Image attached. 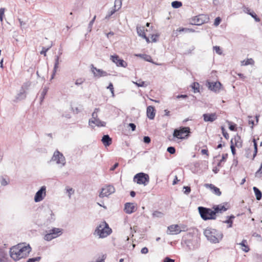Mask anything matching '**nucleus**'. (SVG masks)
<instances>
[{"label":"nucleus","instance_id":"f257e3e1","mask_svg":"<svg viewBox=\"0 0 262 262\" xmlns=\"http://www.w3.org/2000/svg\"><path fill=\"white\" fill-rule=\"evenodd\" d=\"M31 251V247L29 245L24 246L19 244L11 247L9 252L10 257L14 260L17 261L28 257Z\"/></svg>","mask_w":262,"mask_h":262},{"label":"nucleus","instance_id":"f03ea898","mask_svg":"<svg viewBox=\"0 0 262 262\" xmlns=\"http://www.w3.org/2000/svg\"><path fill=\"white\" fill-rule=\"evenodd\" d=\"M112 232V230L109 227L108 224L105 221L101 222V223L96 228L94 234H97L99 238H104Z\"/></svg>","mask_w":262,"mask_h":262},{"label":"nucleus","instance_id":"7ed1b4c3","mask_svg":"<svg viewBox=\"0 0 262 262\" xmlns=\"http://www.w3.org/2000/svg\"><path fill=\"white\" fill-rule=\"evenodd\" d=\"M190 133V127L181 126L174 130L173 137L179 139H185L189 137Z\"/></svg>","mask_w":262,"mask_h":262},{"label":"nucleus","instance_id":"20e7f679","mask_svg":"<svg viewBox=\"0 0 262 262\" xmlns=\"http://www.w3.org/2000/svg\"><path fill=\"white\" fill-rule=\"evenodd\" d=\"M181 244L184 247H186L188 250H195L199 246V240L195 237L191 238L183 237Z\"/></svg>","mask_w":262,"mask_h":262},{"label":"nucleus","instance_id":"39448f33","mask_svg":"<svg viewBox=\"0 0 262 262\" xmlns=\"http://www.w3.org/2000/svg\"><path fill=\"white\" fill-rule=\"evenodd\" d=\"M205 236L207 239L212 243H217L219 242V238L222 234L215 229L207 228L204 232Z\"/></svg>","mask_w":262,"mask_h":262},{"label":"nucleus","instance_id":"423d86ee","mask_svg":"<svg viewBox=\"0 0 262 262\" xmlns=\"http://www.w3.org/2000/svg\"><path fill=\"white\" fill-rule=\"evenodd\" d=\"M198 209L200 216L203 220L216 219V216H214L212 209L203 206H199Z\"/></svg>","mask_w":262,"mask_h":262},{"label":"nucleus","instance_id":"0eeeda50","mask_svg":"<svg viewBox=\"0 0 262 262\" xmlns=\"http://www.w3.org/2000/svg\"><path fill=\"white\" fill-rule=\"evenodd\" d=\"M133 181L138 184L146 186L149 182V177L147 173L139 172L134 176Z\"/></svg>","mask_w":262,"mask_h":262},{"label":"nucleus","instance_id":"6e6552de","mask_svg":"<svg viewBox=\"0 0 262 262\" xmlns=\"http://www.w3.org/2000/svg\"><path fill=\"white\" fill-rule=\"evenodd\" d=\"M209 21V17L207 15L200 14L192 18L190 24L192 25L201 26L207 23Z\"/></svg>","mask_w":262,"mask_h":262},{"label":"nucleus","instance_id":"1a4fd4ad","mask_svg":"<svg viewBox=\"0 0 262 262\" xmlns=\"http://www.w3.org/2000/svg\"><path fill=\"white\" fill-rule=\"evenodd\" d=\"M51 161H55L56 164H61V166H64L66 164V158L57 149L54 151Z\"/></svg>","mask_w":262,"mask_h":262},{"label":"nucleus","instance_id":"9d476101","mask_svg":"<svg viewBox=\"0 0 262 262\" xmlns=\"http://www.w3.org/2000/svg\"><path fill=\"white\" fill-rule=\"evenodd\" d=\"M115 191V189L114 187L112 185H110L101 189V191L99 193V196L101 198H103L104 197H107L110 194L114 193Z\"/></svg>","mask_w":262,"mask_h":262},{"label":"nucleus","instance_id":"9b49d317","mask_svg":"<svg viewBox=\"0 0 262 262\" xmlns=\"http://www.w3.org/2000/svg\"><path fill=\"white\" fill-rule=\"evenodd\" d=\"M46 195V187L42 186L36 192L34 196V201L35 202H39L41 201Z\"/></svg>","mask_w":262,"mask_h":262},{"label":"nucleus","instance_id":"f8f14e48","mask_svg":"<svg viewBox=\"0 0 262 262\" xmlns=\"http://www.w3.org/2000/svg\"><path fill=\"white\" fill-rule=\"evenodd\" d=\"M111 59L117 67L126 68L127 63L123 59L120 58L118 55L115 54L111 56Z\"/></svg>","mask_w":262,"mask_h":262},{"label":"nucleus","instance_id":"ddd939ff","mask_svg":"<svg viewBox=\"0 0 262 262\" xmlns=\"http://www.w3.org/2000/svg\"><path fill=\"white\" fill-rule=\"evenodd\" d=\"M91 71L93 73L94 77L97 78L105 77L110 75L106 72L102 70V69H97L95 67L93 64H91Z\"/></svg>","mask_w":262,"mask_h":262},{"label":"nucleus","instance_id":"4468645a","mask_svg":"<svg viewBox=\"0 0 262 262\" xmlns=\"http://www.w3.org/2000/svg\"><path fill=\"white\" fill-rule=\"evenodd\" d=\"M208 87L211 91L215 92H219L221 88L222 84L220 82H208Z\"/></svg>","mask_w":262,"mask_h":262},{"label":"nucleus","instance_id":"2eb2a0df","mask_svg":"<svg viewBox=\"0 0 262 262\" xmlns=\"http://www.w3.org/2000/svg\"><path fill=\"white\" fill-rule=\"evenodd\" d=\"M182 231L178 225H172L168 227L167 233L170 234H178Z\"/></svg>","mask_w":262,"mask_h":262},{"label":"nucleus","instance_id":"dca6fc26","mask_svg":"<svg viewBox=\"0 0 262 262\" xmlns=\"http://www.w3.org/2000/svg\"><path fill=\"white\" fill-rule=\"evenodd\" d=\"M203 117L205 122H212L217 119V116L215 113H206L203 115Z\"/></svg>","mask_w":262,"mask_h":262},{"label":"nucleus","instance_id":"f3484780","mask_svg":"<svg viewBox=\"0 0 262 262\" xmlns=\"http://www.w3.org/2000/svg\"><path fill=\"white\" fill-rule=\"evenodd\" d=\"M204 186L207 188H209L213 193L217 196H220L222 194L220 189L212 184H205Z\"/></svg>","mask_w":262,"mask_h":262},{"label":"nucleus","instance_id":"a211bd4d","mask_svg":"<svg viewBox=\"0 0 262 262\" xmlns=\"http://www.w3.org/2000/svg\"><path fill=\"white\" fill-rule=\"evenodd\" d=\"M213 213H214V216L216 217V214L219 213H222L226 211L227 209L225 207L224 205H214L212 207Z\"/></svg>","mask_w":262,"mask_h":262},{"label":"nucleus","instance_id":"6ab92c4d","mask_svg":"<svg viewBox=\"0 0 262 262\" xmlns=\"http://www.w3.org/2000/svg\"><path fill=\"white\" fill-rule=\"evenodd\" d=\"M124 211L126 213L131 214L135 211V206L132 203H126L124 205Z\"/></svg>","mask_w":262,"mask_h":262},{"label":"nucleus","instance_id":"aec40b11","mask_svg":"<svg viewBox=\"0 0 262 262\" xmlns=\"http://www.w3.org/2000/svg\"><path fill=\"white\" fill-rule=\"evenodd\" d=\"M155 112L156 110L154 106L151 105L147 106L146 109V114L147 117L150 120L154 119L155 117Z\"/></svg>","mask_w":262,"mask_h":262},{"label":"nucleus","instance_id":"412c9836","mask_svg":"<svg viewBox=\"0 0 262 262\" xmlns=\"http://www.w3.org/2000/svg\"><path fill=\"white\" fill-rule=\"evenodd\" d=\"M101 142L105 147H107L112 144V139L108 135H105L102 137Z\"/></svg>","mask_w":262,"mask_h":262},{"label":"nucleus","instance_id":"4be33fe9","mask_svg":"<svg viewBox=\"0 0 262 262\" xmlns=\"http://www.w3.org/2000/svg\"><path fill=\"white\" fill-rule=\"evenodd\" d=\"M24 86H25V85H23L21 89L20 90V91L18 94L16 96V101H20L21 100L24 99L26 97V92L24 89Z\"/></svg>","mask_w":262,"mask_h":262},{"label":"nucleus","instance_id":"5701e85b","mask_svg":"<svg viewBox=\"0 0 262 262\" xmlns=\"http://www.w3.org/2000/svg\"><path fill=\"white\" fill-rule=\"evenodd\" d=\"M59 63V55H56L55 56V63L54 68L53 70V73L51 75V79L54 78V77L56 73L57 70L58 68V65Z\"/></svg>","mask_w":262,"mask_h":262},{"label":"nucleus","instance_id":"b1692460","mask_svg":"<svg viewBox=\"0 0 262 262\" xmlns=\"http://www.w3.org/2000/svg\"><path fill=\"white\" fill-rule=\"evenodd\" d=\"M95 124L98 127H103L106 125V123L104 121H101L99 118H96L95 120L90 119L89 124Z\"/></svg>","mask_w":262,"mask_h":262},{"label":"nucleus","instance_id":"393cba45","mask_svg":"<svg viewBox=\"0 0 262 262\" xmlns=\"http://www.w3.org/2000/svg\"><path fill=\"white\" fill-rule=\"evenodd\" d=\"M49 232L53 235L54 238H56L62 233V229L60 228H53L49 230Z\"/></svg>","mask_w":262,"mask_h":262},{"label":"nucleus","instance_id":"a878e982","mask_svg":"<svg viewBox=\"0 0 262 262\" xmlns=\"http://www.w3.org/2000/svg\"><path fill=\"white\" fill-rule=\"evenodd\" d=\"M237 244L241 246L242 250L245 252H248L250 251V248L247 244L246 239H243L241 243Z\"/></svg>","mask_w":262,"mask_h":262},{"label":"nucleus","instance_id":"bb28decb","mask_svg":"<svg viewBox=\"0 0 262 262\" xmlns=\"http://www.w3.org/2000/svg\"><path fill=\"white\" fill-rule=\"evenodd\" d=\"M253 190L255 195L256 199L258 201L260 200L262 198V192L261 191L255 186L253 187Z\"/></svg>","mask_w":262,"mask_h":262},{"label":"nucleus","instance_id":"cd10ccee","mask_svg":"<svg viewBox=\"0 0 262 262\" xmlns=\"http://www.w3.org/2000/svg\"><path fill=\"white\" fill-rule=\"evenodd\" d=\"M48 212L50 214V216H49L47 219V223L48 224L54 222L55 220V217L54 214L53 213L51 210L49 209L48 210Z\"/></svg>","mask_w":262,"mask_h":262},{"label":"nucleus","instance_id":"c85d7f7f","mask_svg":"<svg viewBox=\"0 0 262 262\" xmlns=\"http://www.w3.org/2000/svg\"><path fill=\"white\" fill-rule=\"evenodd\" d=\"M227 219L224 221L223 223L228 224V227L231 228L232 226L233 219L235 218V216L233 215H231L230 216H227Z\"/></svg>","mask_w":262,"mask_h":262},{"label":"nucleus","instance_id":"c756f323","mask_svg":"<svg viewBox=\"0 0 262 262\" xmlns=\"http://www.w3.org/2000/svg\"><path fill=\"white\" fill-rule=\"evenodd\" d=\"M235 146L237 148L242 147V141L239 136L237 135L234 138Z\"/></svg>","mask_w":262,"mask_h":262},{"label":"nucleus","instance_id":"7c9ffc66","mask_svg":"<svg viewBox=\"0 0 262 262\" xmlns=\"http://www.w3.org/2000/svg\"><path fill=\"white\" fill-rule=\"evenodd\" d=\"M144 29L143 27H138L137 26V34L138 35L142 37H145V33L144 32Z\"/></svg>","mask_w":262,"mask_h":262},{"label":"nucleus","instance_id":"2f4dec72","mask_svg":"<svg viewBox=\"0 0 262 262\" xmlns=\"http://www.w3.org/2000/svg\"><path fill=\"white\" fill-rule=\"evenodd\" d=\"M47 92H48V88H47L46 87L44 88L40 93V98H39L40 103H41L43 101L46 95Z\"/></svg>","mask_w":262,"mask_h":262},{"label":"nucleus","instance_id":"473e14b6","mask_svg":"<svg viewBox=\"0 0 262 262\" xmlns=\"http://www.w3.org/2000/svg\"><path fill=\"white\" fill-rule=\"evenodd\" d=\"M122 0H115L114 3V9L118 11L121 7Z\"/></svg>","mask_w":262,"mask_h":262},{"label":"nucleus","instance_id":"72a5a7b5","mask_svg":"<svg viewBox=\"0 0 262 262\" xmlns=\"http://www.w3.org/2000/svg\"><path fill=\"white\" fill-rule=\"evenodd\" d=\"M137 56L141 57L144 58V59L145 61H148V62H152L151 57L149 55H147L146 54H140L139 55H137Z\"/></svg>","mask_w":262,"mask_h":262},{"label":"nucleus","instance_id":"f704fd0d","mask_svg":"<svg viewBox=\"0 0 262 262\" xmlns=\"http://www.w3.org/2000/svg\"><path fill=\"white\" fill-rule=\"evenodd\" d=\"M182 6V3L180 1H174L171 3V6L173 8H179Z\"/></svg>","mask_w":262,"mask_h":262},{"label":"nucleus","instance_id":"c9c22d12","mask_svg":"<svg viewBox=\"0 0 262 262\" xmlns=\"http://www.w3.org/2000/svg\"><path fill=\"white\" fill-rule=\"evenodd\" d=\"M199 83L198 82H194L192 83L191 88L193 90L194 93L199 92Z\"/></svg>","mask_w":262,"mask_h":262},{"label":"nucleus","instance_id":"e433bc0d","mask_svg":"<svg viewBox=\"0 0 262 262\" xmlns=\"http://www.w3.org/2000/svg\"><path fill=\"white\" fill-rule=\"evenodd\" d=\"M228 158V154H224L222 155V159L218 162L217 164V166L221 167L222 166V162H225Z\"/></svg>","mask_w":262,"mask_h":262},{"label":"nucleus","instance_id":"4c0bfd02","mask_svg":"<svg viewBox=\"0 0 262 262\" xmlns=\"http://www.w3.org/2000/svg\"><path fill=\"white\" fill-rule=\"evenodd\" d=\"M227 122L229 124V128L230 130L236 131L237 130V125L236 124L228 121Z\"/></svg>","mask_w":262,"mask_h":262},{"label":"nucleus","instance_id":"58836bf2","mask_svg":"<svg viewBox=\"0 0 262 262\" xmlns=\"http://www.w3.org/2000/svg\"><path fill=\"white\" fill-rule=\"evenodd\" d=\"M134 83L138 87H146L147 84L145 83V81L139 80L138 82H134Z\"/></svg>","mask_w":262,"mask_h":262},{"label":"nucleus","instance_id":"ea45409f","mask_svg":"<svg viewBox=\"0 0 262 262\" xmlns=\"http://www.w3.org/2000/svg\"><path fill=\"white\" fill-rule=\"evenodd\" d=\"M52 44L49 47L46 48L43 47L42 48V50L40 51V54L41 55H43L45 56L47 55V52L52 47Z\"/></svg>","mask_w":262,"mask_h":262},{"label":"nucleus","instance_id":"a19ab883","mask_svg":"<svg viewBox=\"0 0 262 262\" xmlns=\"http://www.w3.org/2000/svg\"><path fill=\"white\" fill-rule=\"evenodd\" d=\"M54 238H55L50 233V232L47 233L44 236L45 240L47 241H50Z\"/></svg>","mask_w":262,"mask_h":262},{"label":"nucleus","instance_id":"79ce46f5","mask_svg":"<svg viewBox=\"0 0 262 262\" xmlns=\"http://www.w3.org/2000/svg\"><path fill=\"white\" fill-rule=\"evenodd\" d=\"M117 11L116 9H113L111 11L108 12L107 14L105 17V19H109L112 15H113Z\"/></svg>","mask_w":262,"mask_h":262},{"label":"nucleus","instance_id":"37998d69","mask_svg":"<svg viewBox=\"0 0 262 262\" xmlns=\"http://www.w3.org/2000/svg\"><path fill=\"white\" fill-rule=\"evenodd\" d=\"M96 19V16H95L90 21V22L89 24V26L88 27V32H90L92 30V28L93 25V24L95 21V20Z\"/></svg>","mask_w":262,"mask_h":262},{"label":"nucleus","instance_id":"c03bdc74","mask_svg":"<svg viewBox=\"0 0 262 262\" xmlns=\"http://www.w3.org/2000/svg\"><path fill=\"white\" fill-rule=\"evenodd\" d=\"M250 15L254 18V19L255 20V21L256 22H259L260 19V18L257 16V15H256V14L253 11L252 12H251L250 14Z\"/></svg>","mask_w":262,"mask_h":262},{"label":"nucleus","instance_id":"a18cd8bd","mask_svg":"<svg viewBox=\"0 0 262 262\" xmlns=\"http://www.w3.org/2000/svg\"><path fill=\"white\" fill-rule=\"evenodd\" d=\"M100 111L99 108H96L94 111V112L92 113V118L91 119L95 120L96 118H98L97 113Z\"/></svg>","mask_w":262,"mask_h":262},{"label":"nucleus","instance_id":"49530a36","mask_svg":"<svg viewBox=\"0 0 262 262\" xmlns=\"http://www.w3.org/2000/svg\"><path fill=\"white\" fill-rule=\"evenodd\" d=\"M221 130H222L223 135L225 137V138H226V139H228L229 137V135L227 133V132L226 131L224 126L221 127Z\"/></svg>","mask_w":262,"mask_h":262},{"label":"nucleus","instance_id":"de8ad7c7","mask_svg":"<svg viewBox=\"0 0 262 262\" xmlns=\"http://www.w3.org/2000/svg\"><path fill=\"white\" fill-rule=\"evenodd\" d=\"M107 89H109L110 90V91L111 92V93L112 94V96L114 97L115 94H114V86H113V84L112 82H110L109 83L107 87Z\"/></svg>","mask_w":262,"mask_h":262},{"label":"nucleus","instance_id":"09e8293b","mask_svg":"<svg viewBox=\"0 0 262 262\" xmlns=\"http://www.w3.org/2000/svg\"><path fill=\"white\" fill-rule=\"evenodd\" d=\"M41 259V257L40 256H38V257H33V258H29L27 262H35V261H38L40 260Z\"/></svg>","mask_w":262,"mask_h":262},{"label":"nucleus","instance_id":"8fccbe9b","mask_svg":"<svg viewBox=\"0 0 262 262\" xmlns=\"http://www.w3.org/2000/svg\"><path fill=\"white\" fill-rule=\"evenodd\" d=\"M213 49L215 50V52L219 54V55H222L223 52H222V51L220 48V47L219 46H214L213 47Z\"/></svg>","mask_w":262,"mask_h":262},{"label":"nucleus","instance_id":"3c124183","mask_svg":"<svg viewBox=\"0 0 262 262\" xmlns=\"http://www.w3.org/2000/svg\"><path fill=\"white\" fill-rule=\"evenodd\" d=\"M221 21H222V18L218 16V17H216L214 19V25L216 27L220 25V24L221 23Z\"/></svg>","mask_w":262,"mask_h":262},{"label":"nucleus","instance_id":"603ef678","mask_svg":"<svg viewBox=\"0 0 262 262\" xmlns=\"http://www.w3.org/2000/svg\"><path fill=\"white\" fill-rule=\"evenodd\" d=\"M183 190H184V193L185 194H188L191 191V188L190 186H184L183 187Z\"/></svg>","mask_w":262,"mask_h":262},{"label":"nucleus","instance_id":"864d4df0","mask_svg":"<svg viewBox=\"0 0 262 262\" xmlns=\"http://www.w3.org/2000/svg\"><path fill=\"white\" fill-rule=\"evenodd\" d=\"M167 151L170 154H174L176 152V149L173 146H169L167 148Z\"/></svg>","mask_w":262,"mask_h":262},{"label":"nucleus","instance_id":"5fc2aeb1","mask_svg":"<svg viewBox=\"0 0 262 262\" xmlns=\"http://www.w3.org/2000/svg\"><path fill=\"white\" fill-rule=\"evenodd\" d=\"M163 214L158 211H156L152 213L154 217H161L163 216Z\"/></svg>","mask_w":262,"mask_h":262},{"label":"nucleus","instance_id":"6e6d98bb","mask_svg":"<svg viewBox=\"0 0 262 262\" xmlns=\"http://www.w3.org/2000/svg\"><path fill=\"white\" fill-rule=\"evenodd\" d=\"M254 153H253V158H252L253 160L256 157L257 153L258 148H257V142H255L254 143Z\"/></svg>","mask_w":262,"mask_h":262},{"label":"nucleus","instance_id":"4d7b16f0","mask_svg":"<svg viewBox=\"0 0 262 262\" xmlns=\"http://www.w3.org/2000/svg\"><path fill=\"white\" fill-rule=\"evenodd\" d=\"M5 8H0V20L2 22L3 20V16L4 15L5 13Z\"/></svg>","mask_w":262,"mask_h":262},{"label":"nucleus","instance_id":"13d9d810","mask_svg":"<svg viewBox=\"0 0 262 262\" xmlns=\"http://www.w3.org/2000/svg\"><path fill=\"white\" fill-rule=\"evenodd\" d=\"M143 142L146 143V144H149L150 141H151V140H150V138L148 136H144L143 137Z\"/></svg>","mask_w":262,"mask_h":262},{"label":"nucleus","instance_id":"bf43d9fd","mask_svg":"<svg viewBox=\"0 0 262 262\" xmlns=\"http://www.w3.org/2000/svg\"><path fill=\"white\" fill-rule=\"evenodd\" d=\"M6 254L2 250H0V262H2L4 260V258L5 257Z\"/></svg>","mask_w":262,"mask_h":262},{"label":"nucleus","instance_id":"052dcab7","mask_svg":"<svg viewBox=\"0 0 262 262\" xmlns=\"http://www.w3.org/2000/svg\"><path fill=\"white\" fill-rule=\"evenodd\" d=\"M158 34H152L151 36L152 42H156L157 41V38L159 37Z\"/></svg>","mask_w":262,"mask_h":262},{"label":"nucleus","instance_id":"680f3d73","mask_svg":"<svg viewBox=\"0 0 262 262\" xmlns=\"http://www.w3.org/2000/svg\"><path fill=\"white\" fill-rule=\"evenodd\" d=\"M1 183L2 186H6V185H8V182L6 180V179H5L3 177H2Z\"/></svg>","mask_w":262,"mask_h":262},{"label":"nucleus","instance_id":"e2e57ef3","mask_svg":"<svg viewBox=\"0 0 262 262\" xmlns=\"http://www.w3.org/2000/svg\"><path fill=\"white\" fill-rule=\"evenodd\" d=\"M84 82V80H83L82 78H79L76 80L75 82V84L77 85H79L82 84Z\"/></svg>","mask_w":262,"mask_h":262},{"label":"nucleus","instance_id":"0e129e2a","mask_svg":"<svg viewBox=\"0 0 262 262\" xmlns=\"http://www.w3.org/2000/svg\"><path fill=\"white\" fill-rule=\"evenodd\" d=\"M187 98H188V95H186V94L178 95L176 96L177 99H180V98L186 99Z\"/></svg>","mask_w":262,"mask_h":262},{"label":"nucleus","instance_id":"69168bd1","mask_svg":"<svg viewBox=\"0 0 262 262\" xmlns=\"http://www.w3.org/2000/svg\"><path fill=\"white\" fill-rule=\"evenodd\" d=\"M244 11L246 13H247L248 14L250 15V14L253 12V11L251 10V9L248 7H245L244 8Z\"/></svg>","mask_w":262,"mask_h":262},{"label":"nucleus","instance_id":"338daca9","mask_svg":"<svg viewBox=\"0 0 262 262\" xmlns=\"http://www.w3.org/2000/svg\"><path fill=\"white\" fill-rule=\"evenodd\" d=\"M128 126L130 127L132 131L136 130V125L133 123H130L128 124Z\"/></svg>","mask_w":262,"mask_h":262},{"label":"nucleus","instance_id":"774afa93","mask_svg":"<svg viewBox=\"0 0 262 262\" xmlns=\"http://www.w3.org/2000/svg\"><path fill=\"white\" fill-rule=\"evenodd\" d=\"M164 262H174V260L168 257H166L164 259Z\"/></svg>","mask_w":262,"mask_h":262}]
</instances>
